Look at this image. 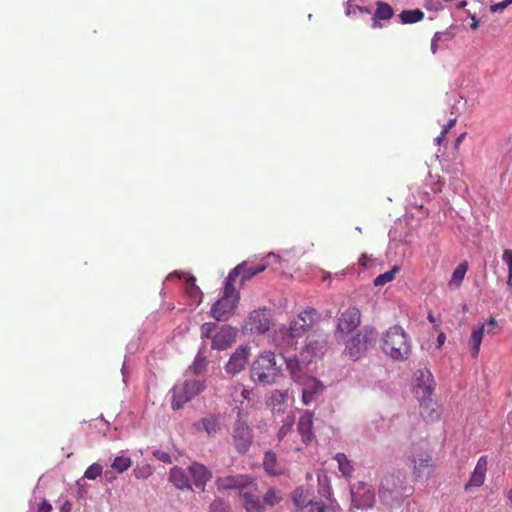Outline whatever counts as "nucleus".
I'll use <instances>...</instances> for the list:
<instances>
[{
	"instance_id": "10",
	"label": "nucleus",
	"mask_w": 512,
	"mask_h": 512,
	"mask_svg": "<svg viewBox=\"0 0 512 512\" xmlns=\"http://www.w3.org/2000/svg\"><path fill=\"white\" fill-rule=\"evenodd\" d=\"M230 396L235 407L238 406L243 410L244 408L242 406L245 402H247V407H254L258 402L256 390L254 388H248L241 383H236L231 387Z\"/></svg>"
},
{
	"instance_id": "56",
	"label": "nucleus",
	"mask_w": 512,
	"mask_h": 512,
	"mask_svg": "<svg viewBox=\"0 0 512 512\" xmlns=\"http://www.w3.org/2000/svg\"><path fill=\"white\" fill-rule=\"evenodd\" d=\"M104 475H105L107 480L113 479L112 473L110 471H108V470L105 471Z\"/></svg>"
},
{
	"instance_id": "16",
	"label": "nucleus",
	"mask_w": 512,
	"mask_h": 512,
	"mask_svg": "<svg viewBox=\"0 0 512 512\" xmlns=\"http://www.w3.org/2000/svg\"><path fill=\"white\" fill-rule=\"evenodd\" d=\"M237 330L231 326H222L212 338V348L225 350L230 347L236 339Z\"/></svg>"
},
{
	"instance_id": "4",
	"label": "nucleus",
	"mask_w": 512,
	"mask_h": 512,
	"mask_svg": "<svg viewBox=\"0 0 512 512\" xmlns=\"http://www.w3.org/2000/svg\"><path fill=\"white\" fill-rule=\"evenodd\" d=\"M318 313L314 308H307L300 312L296 318L290 321L288 326L280 329L283 339L288 344L302 337L314 324Z\"/></svg>"
},
{
	"instance_id": "12",
	"label": "nucleus",
	"mask_w": 512,
	"mask_h": 512,
	"mask_svg": "<svg viewBox=\"0 0 512 512\" xmlns=\"http://www.w3.org/2000/svg\"><path fill=\"white\" fill-rule=\"evenodd\" d=\"M415 392L423 398L430 397L434 391V379L430 370L419 369L415 374Z\"/></svg>"
},
{
	"instance_id": "45",
	"label": "nucleus",
	"mask_w": 512,
	"mask_h": 512,
	"mask_svg": "<svg viewBox=\"0 0 512 512\" xmlns=\"http://www.w3.org/2000/svg\"><path fill=\"white\" fill-rule=\"evenodd\" d=\"M509 6V4L506 2V0L502 2L495 3L490 6V11L492 13H499L502 12L504 9H506Z\"/></svg>"
},
{
	"instance_id": "54",
	"label": "nucleus",
	"mask_w": 512,
	"mask_h": 512,
	"mask_svg": "<svg viewBox=\"0 0 512 512\" xmlns=\"http://www.w3.org/2000/svg\"><path fill=\"white\" fill-rule=\"evenodd\" d=\"M508 504L512 506V488L506 493Z\"/></svg>"
},
{
	"instance_id": "60",
	"label": "nucleus",
	"mask_w": 512,
	"mask_h": 512,
	"mask_svg": "<svg viewBox=\"0 0 512 512\" xmlns=\"http://www.w3.org/2000/svg\"><path fill=\"white\" fill-rule=\"evenodd\" d=\"M428 320H429L430 322H434V321H435V320H434V317H433V315H432V314H429V315H428Z\"/></svg>"
},
{
	"instance_id": "18",
	"label": "nucleus",
	"mask_w": 512,
	"mask_h": 512,
	"mask_svg": "<svg viewBox=\"0 0 512 512\" xmlns=\"http://www.w3.org/2000/svg\"><path fill=\"white\" fill-rule=\"evenodd\" d=\"M188 472L190 481H192L197 488H201L202 490H204L207 482L212 478L211 471L206 466L198 462L192 463L188 467Z\"/></svg>"
},
{
	"instance_id": "50",
	"label": "nucleus",
	"mask_w": 512,
	"mask_h": 512,
	"mask_svg": "<svg viewBox=\"0 0 512 512\" xmlns=\"http://www.w3.org/2000/svg\"><path fill=\"white\" fill-rule=\"evenodd\" d=\"M455 123H456V118L450 119L442 130V136H446V134L455 125Z\"/></svg>"
},
{
	"instance_id": "14",
	"label": "nucleus",
	"mask_w": 512,
	"mask_h": 512,
	"mask_svg": "<svg viewBox=\"0 0 512 512\" xmlns=\"http://www.w3.org/2000/svg\"><path fill=\"white\" fill-rule=\"evenodd\" d=\"M249 354L250 348L248 346L238 347L225 366L226 372L234 375L244 370Z\"/></svg>"
},
{
	"instance_id": "51",
	"label": "nucleus",
	"mask_w": 512,
	"mask_h": 512,
	"mask_svg": "<svg viewBox=\"0 0 512 512\" xmlns=\"http://www.w3.org/2000/svg\"><path fill=\"white\" fill-rule=\"evenodd\" d=\"M440 34H443V39L445 40H451L455 36L454 33L451 31V28L446 31L440 32Z\"/></svg>"
},
{
	"instance_id": "11",
	"label": "nucleus",
	"mask_w": 512,
	"mask_h": 512,
	"mask_svg": "<svg viewBox=\"0 0 512 512\" xmlns=\"http://www.w3.org/2000/svg\"><path fill=\"white\" fill-rule=\"evenodd\" d=\"M497 326L498 323L496 319L494 317H491L487 324H480L479 326L473 328L470 337L471 356L473 358H477L479 355L484 332L486 331L487 334H494V329H496Z\"/></svg>"
},
{
	"instance_id": "7",
	"label": "nucleus",
	"mask_w": 512,
	"mask_h": 512,
	"mask_svg": "<svg viewBox=\"0 0 512 512\" xmlns=\"http://www.w3.org/2000/svg\"><path fill=\"white\" fill-rule=\"evenodd\" d=\"M408 459L415 477L420 478L431 472L433 467L432 455L427 447L420 444L412 445Z\"/></svg>"
},
{
	"instance_id": "38",
	"label": "nucleus",
	"mask_w": 512,
	"mask_h": 512,
	"mask_svg": "<svg viewBox=\"0 0 512 512\" xmlns=\"http://www.w3.org/2000/svg\"><path fill=\"white\" fill-rule=\"evenodd\" d=\"M294 425V417L288 416L278 431V439L281 441L289 432H291Z\"/></svg>"
},
{
	"instance_id": "52",
	"label": "nucleus",
	"mask_w": 512,
	"mask_h": 512,
	"mask_svg": "<svg viewBox=\"0 0 512 512\" xmlns=\"http://www.w3.org/2000/svg\"><path fill=\"white\" fill-rule=\"evenodd\" d=\"M372 28H374V29L382 28V24L380 23V19L376 18L375 15L372 18Z\"/></svg>"
},
{
	"instance_id": "34",
	"label": "nucleus",
	"mask_w": 512,
	"mask_h": 512,
	"mask_svg": "<svg viewBox=\"0 0 512 512\" xmlns=\"http://www.w3.org/2000/svg\"><path fill=\"white\" fill-rule=\"evenodd\" d=\"M282 501V495L279 490L270 488L267 490L263 497V504L269 507H273Z\"/></svg>"
},
{
	"instance_id": "20",
	"label": "nucleus",
	"mask_w": 512,
	"mask_h": 512,
	"mask_svg": "<svg viewBox=\"0 0 512 512\" xmlns=\"http://www.w3.org/2000/svg\"><path fill=\"white\" fill-rule=\"evenodd\" d=\"M299 383L303 386L302 401L305 405L311 403L314 400L315 395L323 390L321 382L312 377L304 376Z\"/></svg>"
},
{
	"instance_id": "21",
	"label": "nucleus",
	"mask_w": 512,
	"mask_h": 512,
	"mask_svg": "<svg viewBox=\"0 0 512 512\" xmlns=\"http://www.w3.org/2000/svg\"><path fill=\"white\" fill-rule=\"evenodd\" d=\"M169 481L178 489L192 490L190 476L187 469L175 466L170 469Z\"/></svg>"
},
{
	"instance_id": "2",
	"label": "nucleus",
	"mask_w": 512,
	"mask_h": 512,
	"mask_svg": "<svg viewBox=\"0 0 512 512\" xmlns=\"http://www.w3.org/2000/svg\"><path fill=\"white\" fill-rule=\"evenodd\" d=\"M282 375V365L270 351L261 353L252 363L251 378L262 385H272Z\"/></svg>"
},
{
	"instance_id": "36",
	"label": "nucleus",
	"mask_w": 512,
	"mask_h": 512,
	"mask_svg": "<svg viewBox=\"0 0 512 512\" xmlns=\"http://www.w3.org/2000/svg\"><path fill=\"white\" fill-rule=\"evenodd\" d=\"M398 271V267L394 266L391 270L380 274L377 276L374 280L375 286H382L385 285L388 282H391L395 278V273Z\"/></svg>"
},
{
	"instance_id": "29",
	"label": "nucleus",
	"mask_w": 512,
	"mask_h": 512,
	"mask_svg": "<svg viewBox=\"0 0 512 512\" xmlns=\"http://www.w3.org/2000/svg\"><path fill=\"white\" fill-rule=\"evenodd\" d=\"M404 24H412L421 21L424 18V12L420 9L404 10L399 14Z\"/></svg>"
},
{
	"instance_id": "19",
	"label": "nucleus",
	"mask_w": 512,
	"mask_h": 512,
	"mask_svg": "<svg viewBox=\"0 0 512 512\" xmlns=\"http://www.w3.org/2000/svg\"><path fill=\"white\" fill-rule=\"evenodd\" d=\"M487 465V456H481L476 463L470 479L464 486L465 491H469L472 487H480L483 485L486 479Z\"/></svg>"
},
{
	"instance_id": "3",
	"label": "nucleus",
	"mask_w": 512,
	"mask_h": 512,
	"mask_svg": "<svg viewBox=\"0 0 512 512\" xmlns=\"http://www.w3.org/2000/svg\"><path fill=\"white\" fill-rule=\"evenodd\" d=\"M233 410L237 411V419L232 429V444L239 454H246L253 443V431L247 423L248 412L236 406Z\"/></svg>"
},
{
	"instance_id": "17",
	"label": "nucleus",
	"mask_w": 512,
	"mask_h": 512,
	"mask_svg": "<svg viewBox=\"0 0 512 512\" xmlns=\"http://www.w3.org/2000/svg\"><path fill=\"white\" fill-rule=\"evenodd\" d=\"M252 483V478L248 475H228L218 477L216 479V485L219 490L236 489L243 490L249 484Z\"/></svg>"
},
{
	"instance_id": "57",
	"label": "nucleus",
	"mask_w": 512,
	"mask_h": 512,
	"mask_svg": "<svg viewBox=\"0 0 512 512\" xmlns=\"http://www.w3.org/2000/svg\"><path fill=\"white\" fill-rule=\"evenodd\" d=\"M467 5V2L466 1H461L457 4V8L458 9H462L464 8L465 6Z\"/></svg>"
},
{
	"instance_id": "46",
	"label": "nucleus",
	"mask_w": 512,
	"mask_h": 512,
	"mask_svg": "<svg viewBox=\"0 0 512 512\" xmlns=\"http://www.w3.org/2000/svg\"><path fill=\"white\" fill-rule=\"evenodd\" d=\"M210 512H228L226 506L221 501H214L210 505Z\"/></svg>"
},
{
	"instance_id": "53",
	"label": "nucleus",
	"mask_w": 512,
	"mask_h": 512,
	"mask_svg": "<svg viewBox=\"0 0 512 512\" xmlns=\"http://www.w3.org/2000/svg\"><path fill=\"white\" fill-rule=\"evenodd\" d=\"M442 186H443V183H442L440 180H438V181L435 183V186H434L432 189H433V191H434L435 193H438V192H441V191H442Z\"/></svg>"
},
{
	"instance_id": "27",
	"label": "nucleus",
	"mask_w": 512,
	"mask_h": 512,
	"mask_svg": "<svg viewBox=\"0 0 512 512\" xmlns=\"http://www.w3.org/2000/svg\"><path fill=\"white\" fill-rule=\"evenodd\" d=\"M286 367L295 382H301L304 377L303 367L296 357L286 358Z\"/></svg>"
},
{
	"instance_id": "49",
	"label": "nucleus",
	"mask_w": 512,
	"mask_h": 512,
	"mask_svg": "<svg viewBox=\"0 0 512 512\" xmlns=\"http://www.w3.org/2000/svg\"><path fill=\"white\" fill-rule=\"evenodd\" d=\"M311 511H316V512H327L328 511V507L322 503H318L316 502L312 508H311Z\"/></svg>"
},
{
	"instance_id": "59",
	"label": "nucleus",
	"mask_w": 512,
	"mask_h": 512,
	"mask_svg": "<svg viewBox=\"0 0 512 512\" xmlns=\"http://www.w3.org/2000/svg\"><path fill=\"white\" fill-rule=\"evenodd\" d=\"M444 138H445V136H442V133H441V134L436 138L437 143L440 145Z\"/></svg>"
},
{
	"instance_id": "33",
	"label": "nucleus",
	"mask_w": 512,
	"mask_h": 512,
	"mask_svg": "<svg viewBox=\"0 0 512 512\" xmlns=\"http://www.w3.org/2000/svg\"><path fill=\"white\" fill-rule=\"evenodd\" d=\"M203 429L209 434H215L220 429L219 417L216 415H209L201 419Z\"/></svg>"
},
{
	"instance_id": "31",
	"label": "nucleus",
	"mask_w": 512,
	"mask_h": 512,
	"mask_svg": "<svg viewBox=\"0 0 512 512\" xmlns=\"http://www.w3.org/2000/svg\"><path fill=\"white\" fill-rule=\"evenodd\" d=\"M353 495V503L355 505V507L357 508H370L372 507L373 505V502H374V493L370 490V489H365L364 491V494H363V501H360L358 499V496H357V493H352Z\"/></svg>"
},
{
	"instance_id": "58",
	"label": "nucleus",
	"mask_w": 512,
	"mask_h": 512,
	"mask_svg": "<svg viewBox=\"0 0 512 512\" xmlns=\"http://www.w3.org/2000/svg\"><path fill=\"white\" fill-rule=\"evenodd\" d=\"M444 339H445V336H444V334H443V333H441V334L438 336V338H437V340H438L439 344H442V343L444 342Z\"/></svg>"
},
{
	"instance_id": "22",
	"label": "nucleus",
	"mask_w": 512,
	"mask_h": 512,
	"mask_svg": "<svg viewBox=\"0 0 512 512\" xmlns=\"http://www.w3.org/2000/svg\"><path fill=\"white\" fill-rule=\"evenodd\" d=\"M313 414L309 411H305L299 418L297 424V430L302 437V441L308 444L313 438Z\"/></svg>"
},
{
	"instance_id": "39",
	"label": "nucleus",
	"mask_w": 512,
	"mask_h": 512,
	"mask_svg": "<svg viewBox=\"0 0 512 512\" xmlns=\"http://www.w3.org/2000/svg\"><path fill=\"white\" fill-rule=\"evenodd\" d=\"M102 471L103 468L100 464L93 463L86 469L84 477L90 480H94L102 474Z\"/></svg>"
},
{
	"instance_id": "43",
	"label": "nucleus",
	"mask_w": 512,
	"mask_h": 512,
	"mask_svg": "<svg viewBox=\"0 0 512 512\" xmlns=\"http://www.w3.org/2000/svg\"><path fill=\"white\" fill-rule=\"evenodd\" d=\"M443 40V34L436 32L431 40V52L436 54L439 49V42Z\"/></svg>"
},
{
	"instance_id": "1",
	"label": "nucleus",
	"mask_w": 512,
	"mask_h": 512,
	"mask_svg": "<svg viewBox=\"0 0 512 512\" xmlns=\"http://www.w3.org/2000/svg\"><path fill=\"white\" fill-rule=\"evenodd\" d=\"M380 346L383 353L394 361L407 360L412 350L409 335L400 325H394L383 333Z\"/></svg>"
},
{
	"instance_id": "47",
	"label": "nucleus",
	"mask_w": 512,
	"mask_h": 512,
	"mask_svg": "<svg viewBox=\"0 0 512 512\" xmlns=\"http://www.w3.org/2000/svg\"><path fill=\"white\" fill-rule=\"evenodd\" d=\"M468 17L471 19L470 28L472 30H477L479 28V20L476 18L475 13H471L470 11L467 12Z\"/></svg>"
},
{
	"instance_id": "25",
	"label": "nucleus",
	"mask_w": 512,
	"mask_h": 512,
	"mask_svg": "<svg viewBox=\"0 0 512 512\" xmlns=\"http://www.w3.org/2000/svg\"><path fill=\"white\" fill-rule=\"evenodd\" d=\"M239 496L247 512H260L262 504L258 496L244 490H240Z\"/></svg>"
},
{
	"instance_id": "13",
	"label": "nucleus",
	"mask_w": 512,
	"mask_h": 512,
	"mask_svg": "<svg viewBox=\"0 0 512 512\" xmlns=\"http://www.w3.org/2000/svg\"><path fill=\"white\" fill-rule=\"evenodd\" d=\"M266 269L265 264H258L255 266H248L247 263L243 262L237 265L228 275L227 281L234 285L236 278L241 277V283L251 279L255 275L263 272Z\"/></svg>"
},
{
	"instance_id": "42",
	"label": "nucleus",
	"mask_w": 512,
	"mask_h": 512,
	"mask_svg": "<svg viewBox=\"0 0 512 512\" xmlns=\"http://www.w3.org/2000/svg\"><path fill=\"white\" fill-rule=\"evenodd\" d=\"M302 495H303V491L299 490V489L295 490L293 493L294 501H295L296 505L299 507H303L308 504L305 497H302Z\"/></svg>"
},
{
	"instance_id": "41",
	"label": "nucleus",
	"mask_w": 512,
	"mask_h": 512,
	"mask_svg": "<svg viewBox=\"0 0 512 512\" xmlns=\"http://www.w3.org/2000/svg\"><path fill=\"white\" fill-rule=\"evenodd\" d=\"M215 329H216L215 323L208 322V323L202 324V326L200 328L201 338L205 339V338L212 337V333L215 331Z\"/></svg>"
},
{
	"instance_id": "30",
	"label": "nucleus",
	"mask_w": 512,
	"mask_h": 512,
	"mask_svg": "<svg viewBox=\"0 0 512 512\" xmlns=\"http://www.w3.org/2000/svg\"><path fill=\"white\" fill-rule=\"evenodd\" d=\"M468 270L467 262L460 263L452 273L451 279L449 281V285H454L455 287H460L465 274Z\"/></svg>"
},
{
	"instance_id": "23",
	"label": "nucleus",
	"mask_w": 512,
	"mask_h": 512,
	"mask_svg": "<svg viewBox=\"0 0 512 512\" xmlns=\"http://www.w3.org/2000/svg\"><path fill=\"white\" fill-rule=\"evenodd\" d=\"M263 468L271 476H279L284 473V467L278 462L277 456L272 451H266L263 458Z\"/></svg>"
},
{
	"instance_id": "6",
	"label": "nucleus",
	"mask_w": 512,
	"mask_h": 512,
	"mask_svg": "<svg viewBox=\"0 0 512 512\" xmlns=\"http://www.w3.org/2000/svg\"><path fill=\"white\" fill-rule=\"evenodd\" d=\"M204 389V384L199 379H188L177 384L172 389V408L180 409L185 403L198 395Z\"/></svg>"
},
{
	"instance_id": "9",
	"label": "nucleus",
	"mask_w": 512,
	"mask_h": 512,
	"mask_svg": "<svg viewBox=\"0 0 512 512\" xmlns=\"http://www.w3.org/2000/svg\"><path fill=\"white\" fill-rule=\"evenodd\" d=\"M271 327L270 312L266 309H258L252 311L245 321V330L251 333H265Z\"/></svg>"
},
{
	"instance_id": "28",
	"label": "nucleus",
	"mask_w": 512,
	"mask_h": 512,
	"mask_svg": "<svg viewBox=\"0 0 512 512\" xmlns=\"http://www.w3.org/2000/svg\"><path fill=\"white\" fill-rule=\"evenodd\" d=\"M335 460L338 463V468L343 476L350 478L353 473V465L344 453H337Z\"/></svg>"
},
{
	"instance_id": "5",
	"label": "nucleus",
	"mask_w": 512,
	"mask_h": 512,
	"mask_svg": "<svg viewBox=\"0 0 512 512\" xmlns=\"http://www.w3.org/2000/svg\"><path fill=\"white\" fill-rule=\"evenodd\" d=\"M238 301L239 293L234 285L226 280L222 297L211 307V316L217 321L227 320L233 315Z\"/></svg>"
},
{
	"instance_id": "55",
	"label": "nucleus",
	"mask_w": 512,
	"mask_h": 512,
	"mask_svg": "<svg viewBox=\"0 0 512 512\" xmlns=\"http://www.w3.org/2000/svg\"><path fill=\"white\" fill-rule=\"evenodd\" d=\"M195 281H196V279H195L194 277H190V279L188 280L187 284H188L191 288L195 289V288H196V287H195Z\"/></svg>"
},
{
	"instance_id": "62",
	"label": "nucleus",
	"mask_w": 512,
	"mask_h": 512,
	"mask_svg": "<svg viewBox=\"0 0 512 512\" xmlns=\"http://www.w3.org/2000/svg\"><path fill=\"white\" fill-rule=\"evenodd\" d=\"M511 292H512V288H510Z\"/></svg>"
},
{
	"instance_id": "24",
	"label": "nucleus",
	"mask_w": 512,
	"mask_h": 512,
	"mask_svg": "<svg viewBox=\"0 0 512 512\" xmlns=\"http://www.w3.org/2000/svg\"><path fill=\"white\" fill-rule=\"evenodd\" d=\"M306 348L313 355H318L319 353H323V348L326 345V336L320 333H314L307 337L306 339Z\"/></svg>"
},
{
	"instance_id": "37",
	"label": "nucleus",
	"mask_w": 512,
	"mask_h": 512,
	"mask_svg": "<svg viewBox=\"0 0 512 512\" xmlns=\"http://www.w3.org/2000/svg\"><path fill=\"white\" fill-rule=\"evenodd\" d=\"M502 259L508 266L507 285L509 288H512V250L505 249L502 255Z\"/></svg>"
},
{
	"instance_id": "8",
	"label": "nucleus",
	"mask_w": 512,
	"mask_h": 512,
	"mask_svg": "<svg viewBox=\"0 0 512 512\" xmlns=\"http://www.w3.org/2000/svg\"><path fill=\"white\" fill-rule=\"evenodd\" d=\"M361 322V314L358 308L349 307L341 313L335 331V336L339 340L344 335L354 331Z\"/></svg>"
},
{
	"instance_id": "32",
	"label": "nucleus",
	"mask_w": 512,
	"mask_h": 512,
	"mask_svg": "<svg viewBox=\"0 0 512 512\" xmlns=\"http://www.w3.org/2000/svg\"><path fill=\"white\" fill-rule=\"evenodd\" d=\"M374 15L380 20H390L394 15V11L388 3L378 1L376 2V10Z\"/></svg>"
},
{
	"instance_id": "44",
	"label": "nucleus",
	"mask_w": 512,
	"mask_h": 512,
	"mask_svg": "<svg viewBox=\"0 0 512 512\" xmlns=\"http://www.w3.org/2000/svg\"><path fill=\"white\" fill-rule=\"evenodd\" d=\"M153 455L160 461L164 463H171V456L169 453L162 451V450H156L154 451Z\"/></svg>"
},
{
	"instance_id": "26",
	"label": "nucleus",
	"mask_w": 512,
	"mask_h": 512,
	"mask_svg": "<svg viewBox=\"0 0 512 512\" xmlns=\"http://www.w3.org/2000/svg\"><path fill=\"white\" fill-rule=\"evenodd\" d=\"M288 398L287 392L280 390H273L267 398V405L273 412H280L281 406L286 402Z\"/></svg>"
},
{
	"instance_id": "15",
	"label": "nucleus",
	"mask_w": 512,
	"mask_h": 512,
	"mask_svg": "<svg viewBox=\"0 0 512 512\" xmlns=\"http://www.w3.org/2000/svg\"><path fill=\"white\" fill-rule=\"evenodd\" d=\"M368 337L366 334L356 333L347 342L345 353L349 358L357 360L361 358L367 349Z\"/></svg>"
},
{
	"instance_id": "61",
	"label": "nucleus",
	"mask_w": 512,
	"mask_h": 512,
	"mask_svg": "<svg viewBox=\"0 0 512 512\" xmlns=\"http://www.w3.org/2000/svg\"><path fill=\"white\" fill-rule=\"evenodd\" d=\"M506 2L510 5L512 4V0H506Z\"/></svg>"
},
{
	"instance_id": "35",
	"label": "nucleus",
	"mask_w": 512,
	"mask_h": 512,
	"mask_svg": "<svg viewBox=\"0 0 512 512\" xmlns=\"http://www.w3.org/2000/svg\"><path fill=\"white\" fill-rule=\"evenodd\" d=\"M132 465V461L129 457L118 456L114 459L111 464L113 470L118 473H123L128 470Z\"/></svg>"
},
{
	"instance_id": "48",
	"label": "nucleus",
	"mask_w": 512,
	"mask_h": 512,
	"mask_svg": "<svg viewBox=\"0 0 512 512\" xmlns=\"http://www.w3.org/2000/svg\"><path fill=\"white\" fill-rule=\"evenodd\" d=\"M51 511H52V506H51V504L48 501L43 500L39 504L38 512H51Z\"/></svg>"
},
{
	"instance_id": "40",
	"label": "nucleus",
	"mask_w": 512,
	"mask_h": 512,
	"mask_svg": "<svg viewBox=\"0 0 512 512\" xmlns=\"http://www.w3.org/2000/svg\"><path fill=\"white\" fill-rule=\"evenodd\" d=\"M152 474V469L149 465L137 466L133 470V475L137 479H146Z\"/></svg>"
}]
</instances>
